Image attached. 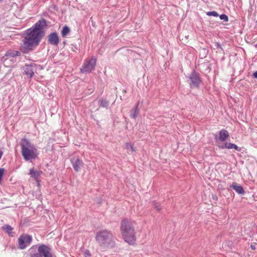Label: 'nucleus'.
<instances>
[{
	"label": "nucleus",
	"instance_id": "obj_1",
	"mask_svg": "<svg viewBox=\"0 0 257 257\" xmlns=\"http://www.w3.org/2000/svg\"><path fill=\"white\" fill-rule=\"evenodd\" d=\"M46 26V20L42 19L26 31V36L23 40V43L20 47L21 52L27 54L39 45L44 36L43 29Z\"/></svg>",
	"mask_w": 257,
	"mask_h": 257
},
{
	"label": "nucleus",
	"instance_id": "obj_2",
	"mask_svg": "<svg viewBox=\"0 0 257 257\" xmlns=\"http://www.w3.org/2000/svg\"><path fill=\"white\" fill-rule=\"evenodd\" d=\"M95 238L98 246L103 251L112 248L115 245L113 234L109 230L101 229L97 231Z\"/></svg>",
	"mask_w": 257,
	"mask_h": 257
},
{
	"label": "nucleus",
	"instance_id": "obj_3",
	"mask_svg": "<svg viewBox=\"0 0 257 257\" xmlns=\"http://www.w3.org/2000/svg\"><path fill=\"white\" fill-rule=\"evenodd\" d=\"M21 154L24 159L29 161L36 159L39 154L37 147L26 138L21 139L20 142Z\"/></svg>",
	"mask_w": 257,
	"mask_h": 257
},
{
	"label": "nucleus",
	"instance_id": "obj_4",
	"mask_svg": "<svg viewBox=\"0 0 257 257\" xmlns=\"http://www.w3.org/2000/svg\"><path fill=\"white\" fill-rule=\"evenodd\" d=\"M121 231L125 242L132 244L136 241L135 230L131 222L127 219H123L121 223Z\"/></svg>",
	"mask_w": 257,
	"mask_h": 257
},
{
	"label": "nucleus",
	"instance_id": "obj_5",
	"mask_svg": "<svg viewBox=\"0 0 257 257\" xmlns=\"http://www.w3.org/2000/svg\"><path fill=\"white\" fill-rule=\"evenodd\" d=\"M48 246L44 244L33 245L29 249L30 257H44V253L46 251Z\"/></svg>",
	"mask_w": 257,
	"mask_h": 257
},
{
	"label": "nucleus",
	"instance_id": "obj_6",
	"mask_svg": "<svg viewBox=\"0 0 257 257\" xmlns=\"http://www.w3.org/2000/svg\"><path fill=\"white\" fill-rule=\"evenodd\" d=\"M96 58L93 56L91 58H87L83 63L80 69L82 73H90L94 70L96 65Z\"/></svg>",
	"mask_w": 257,
	"mask_h": 257
},
{
	"label": "nucleus",
	"instance_id": "obj_7",
	"mask_svg": "<svg viewBox=\"0 0 257 257\" xmlns=\"http://www.w3.org/2000/svg\"><path fill=\"white\" fill-rule=\"evenodd\" d=\"M32 241V237L29 234H22L18 238L19 247L21 249H24L29 245Z\"/></svg>",
	"mask_w": 257,
	"mask_h": 257
},
{
	"label": "nucleus",
	"instance_id": "obj_8",
	"mask_svg": "<svg viewBox=\"0 0 257 257\" xmlns=\"http://www.w3.org/2000/svg\"><path fill=\"white\" fill-rule=\"evenodd\" d=\"M189 84L191 87H198L201 82L200 75L195 70H193L189 76Z\"/></svg>",
	"mask_w": 257,
	"mask_h": 257
},
{
	"label": "nucleus",
	"instance_id": "obj_9",
	"mask_svg": "<svg viewBox=\"0 0 257 257\" xmlns=\"http://www.w3.org/2000/svg\"><path fill=\"white\" fill-rule=\"evenodd\" d=\"M21 55V53L20 51L14 50H9L7 51L2 60L4 63H6L8 59L13 58L16 56H20Z\"/></svg>",
	"mask_w": 257,
	"mask_h": 257
},
{
	"label": "nucleus",
	"instance_id": "obj_10",
	"mask_svg": "<svg viewBox=\"0 0 257 257\" xmlns=\"http://www.w3.org/2000/svg\"><path fill=\"white\" fill-rule=\"evenodd\" d=\"M48 42L54 46H57L59 42L58 35L56 32L51 33L48 36Z\"/></svg>",
	"mask_w": 257,
	"mask_h": 257
},
{
	"label": "nucleus",
	"instance_id": "obj_11",
	"mask_svg": "<svg viewBox=\"0 0 257 257\" xmlns=\"http://www.w3.org/2000/svg\"><path fill=\"white\" fill-rule=\"evenodd\" d=\"M32 64H26L23 68L25 74L29 77L32 78L34 75V68Z\"/></svg>",
	"mask_w": 257,
	"mask_h": 257
},
{
	"label": "nucleus",
	"instance_id": "obj_12",
	"mask_svg": "<svg viewBox=\"0 0 257 257\" xmlns=\"http://www.w3.org/2000/svg\"><path fill=\"white\" fill-rule=\"evenodd\" d=\"M71 163L72 164L73 169L76 172L79 171L81 167H82L83 165V161L79 158H77L75 160H71Z\"/></svg>",
	"mask_w": 257,
	"mask_h": 257
},
{
	"label": "nucleus",
	"instance_id": "obj_13",
	"mask_svg": "<svg viewBox=\"0 0 257 257\" xmlns=\"http://www.w3.org/2000/svg\"><path fill=\"white\" fill-rule=\"evenodd\" d=\"M229 187L234 190L238 194L243 195L245 193L243 188L235 182H233Z\"/></svg>",
	"mask_w": 257,
	"mask_h": 257
},
{
	"label": "nucleus",
	"instance_id": "obj_14",
	"mask_svg": "<svg viewBox=\"0 0 257 257\" xmlns=\"http://www.w3.org/2000/svg\"><path fill=\"white\" fill-rule=\"evenodd\" d=\"M229 136L228 132L226 130L223 129L219 132L218 139L221 142H224L228 139Z\"/></svg>",
	"mask_w": 257,
	"mask_h": 257
},
{
	"label": "nucleus",
	"instance_id": "obj_15",
	"mask_svg": "<svg viewBox=\"0 0 257 257\" xmlns=\"http://www.w3.org/2000/svg\"><path fill=\"white\" fill-rule=\"evenodd\" d=\"M220 148L223 149H234L235 150L240 151L241 150L240 148H239L237 145H236L234 144H232L230 143H225L223 146H220Z\"/></svg>",
	"mask_w": 257,
	"mask_h": 257
},
{
	"label": "nucleus",
	"instance_id": "obj_16",
	"mask_svg": "<svg viewBox=\"0 0 257 257\" xmlns=\"http://www.w3.org/2000/svg\"><path fill=\"white\" fill-rule=\"evenodd\" d=\"M3 230L6 231L10 236H14L15 232L13 231V228L10 225L6 224L2 226Z\"/></svg>",
	"mask_w": 257,
	"mask_h": 257
},
{
	"label": "nucleus",
	"instance_id": "obj_17",
	"mask_svg": "<svg viewBox=\"0 0 257 257\" xmlns=\"http://www.w3.org/2000/svg\"><path fill=\"white\" fill-rule=\"evenodd\" d=\"M138 105L139 103H138L135 105L134 109L132 110L130 112V116H131V117L134 119H136L139 114V110L138 109Z\"/></svg>",
	"mask_w": 257,
	"mask_h": 257
},
{
	"label": "nucleus",
	"instance_id": "obj_18",
	"mask_svg": "<svg viewBox=\"0 0 257 257\" xmlns=\"http://www.w3.org/2000/svg\"><path fill=\"white\" fill-rule=\"evenodd\" d=\"M42 173V172L41 171H38L34 170L33 169H31L30 170V175H31V177L35 179H38Z\"/></svg>",
	"mask_w": 257,
	"mask_h": 257
},
{
	"label": "nucleus",
	"instance_id": "obj_19",
	"mask_svg": "<svg viewBox=\"0 0 257 257\" xmlns=\"http://www.w3.org/2000/svg\"><path fill=\"white\" fill-rule=\"evenodd\" d=\"M70 29L68 26H65L62 30V37L65 38L70 33Z\"/></svg>",
	"mask_w": 257,
	"mask_h": 257
},
{
	"label": "nucleus",
	"instance_id": "obj_20",
	"mask_svg": "<svg viewBox=\"0 0 257 257\" xmlns=\"http://www.w3.org/2000/svg\"><path fill=\"white\" fill-rule=\"evenodd\" d=\"M99 104L101 107L107 108L108 105V101L104 99H100L99 100Z\"/></svg>",
	"mask_w": 257,
	"mask_h": 257
},
{
	"label": "nucleus",
	"instance_id": "obj_21",
	"mask_svg": "<svg viewBox=\"0 0 257 257\" xmlns=\"http://www.w3.org/2000/svg\"><path fill=\"white\" fill-rule=\"evenodd\" d=\"M44 253V257H53V255L51 253V248L48 246L47 250Z\"/></svg>",
	"mask_w": 257,
	"mask_h": 257
},
{
	"label": "nucleus",
	"instance_id": "obj_22",
	"mask_svg": "<svg viewBox=\"0 0 257 257\" xmlns=\"http://www.w3.org/2000/svg\"><path fill=\"white\" fill-rule=\"evenodd\" d=\"M125 146L126 149L131 152H133L135 151L134 148L133 147V145L130 143H126L125 144Z\"/></svg>",
	"mask_w": 257,
	"mask_h": 257
},
{
	"label": "nucleus",
	"instance_id": "obj_23",
	"mask_svg": "<svg viewBox=\"0 0 257 257\" xmlns=\"http://www.w3.org/2000/svg\"><path fill=\"white\" fill-rule=\"evenodd\" d=\"M206 15L208 16L218 17L219 15L215 11H210L206 13Z\"/></svg>",
	"mask_w": 257,
	"mask_h": 257
},
{
	"label": "nucleus",
	"instance_id": "obj_24",
	"mask_svg": "<svg viewBox=\"0 0 257 257\" xmlns=\"http://www.w3.org/2000/svg\"><path fill=\"white\" fill-rule=\"evenodd\" d=\"M219 18L220 20H223L225 22H227L228 21V16L225 14H221L219 16Z\"/></svg>",
	"mask_w": 257,
	"mask_h": 257
},
{
	"label": "nucleus",
	"instance_id": "obj_25",
	"mask_svg": "<svg viewBox=\"0 0 257 257\" xmlns=\"http://www.w3.org/2000/svg\"><path fill=\"white\" fill-rule=\"evenodd\" d=\"M153 204L157 210L160 211L161 210L162 207L158 204V203L156 201H154Z\"/></svg>",
	"mask_w": 257,
	"mask_h": 257
},
{
	"label": "nucleus",
	"instance_id": "obj_26",
	"mask_svg": "<svg viewBox=\"0 0 257 257\" xmlns=\"http://www.w3.org/2000/svg\"><path fill=\"white\" fill-rule=\"evenodd\" d=\"M5 173L4 168H0V182H1Z\"/></svg>",
	"mask_w": 257,
	"mask_h": 257
},
{
	"label": "nucleus",
	"instance_id": "obj_27",
	"mask_svg": "<svg viewBox=\"0 0 257 257\" xmlns=\"http://www.w3.org/2000/svg\"><path fill=\"white\" fill-rule=\"evenodd\" d=\"M84 257H90L91 254L88 250H86L84 252Z\"/></svg>",
	"mask_w": 257,
	"mask_h": 257
},
{
	"label": "nucleus",
	"instance_id": "obj_28",
	"mask_svg": "<svg viewBox=\"0 0 257 257\" xmlns=\"http://www.w3.org/2000/svg\"><path fill=\"white\" fill-rule=\"evenodd\" d=\"M253 77L257 78V71H255V72L253 73Z\"/></svg>",
	"mask_w": 257,
	"mask_h": 257
},
{
	"label": "nucleus",
	"instance_id": "obj_29",
	"mask_svg": "<svg viewBox=\"0 0 257 257\" xmlns=\"http://www.w3.org/2000/svg\"><path fill=\"white\" fill-rule=\"evenodd\" d=\"M250 247L252 249H255V247L253 245H251Z\"/></svg>",
	"mask_w": 257,
	"mask_h": 257
},
{
	"label": "nucleus",
	"instance_id": "obj_30",
	"mask_svg": "<svg viewBox=\"0 0 257 257\" xmlns=\"http://www.w3.org/2000/svg\"><path fill=\"white\" fill-rule=\"evenodd\" d=\"M223 145H224V144H223V145H221V144H218V147L220 148V146H223Z\"/></svg>",
	"mask_w": 257,
	"mask_h": 257
}]
</instances>
